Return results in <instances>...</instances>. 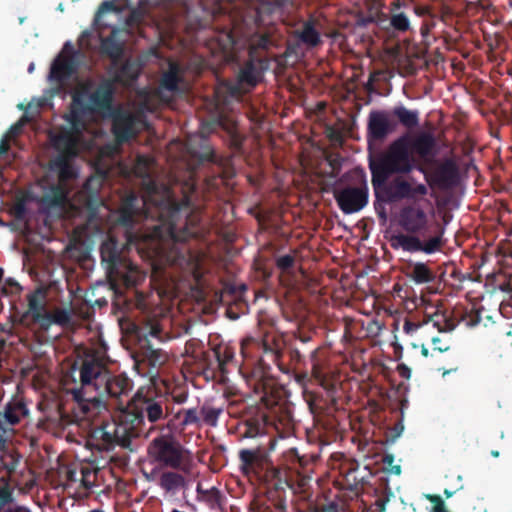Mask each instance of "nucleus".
<instances>
[{
  "label": "nucleus",
  "instance_id": "6e6d98bb",
  "mask_svg": "<svg viewBox=\"0 0 512 512\" xmlns=\"http://www.w3.org/2000/svg\"><path fill=\"white\" fill-rule=\"evenodd\" d=\"M81 474V483L83 487L88 490L91 489L94 485V481L91 478L95 477V472L89 468H82Z\"/></svg>",
  "mask_w": 512,
  "mask_h": 512
},
{
  "label": "nucleus",
  "instance_id": "5fc2aeb1",
  "mask_svg": "<svg viewBox=\"0 0 512 512\" xmlns=\"http://www.w3.org/2000/svg\"><path fill=\"white\" fill-rule=\"evenodd\" d=\"M288 355H289L290 365L293 370H295L299 365L304 363V357L298 348H291L289 350Z\"/></svg>",
  "mask_w": 512,
  "mask_h": 512
},
{
  "label": "nucleus",
  "instance_id": "f704fd0d",
  "mask_svg": "<svg viewBox=\"0 0 512 512\" xmlns=\"http://www.w3.org/2000/svg\"><path fill=\"white\" fill-rule=\"evenodd\" d=\"M181 415H183V418L180 422L182 427H187V426L200 427L202 425L200 409L190 408V409H181L178 412H176L172 419H168L166 426L168 428L172 427L174 425V420L180 419Z\"/></svg>",
  "mask_w": 512,
  "mask_h": 512
},
{
  "label": "nucleus",
  "instance_id": "680f3d73",
  "mask_svg": "<svg viewBox=\"0 0 512 512\" xmlns=\"http://www.w3.org/2000/svg\"><path fill=\"white\" fill-rule=\"evenodd\" d=\"M192 153H193V155L197 156L200 159V161L213 162L214 158H215L214 151L209 146H205L204 152L199 155H197L196 152H192Z\"/></svg>",
  "mask_w": 512,
  "mask_h": 512
},
{
  "label": "nucleus",
  "instance_id": "79ce46f5",
  "mask_svg": "<svg viewBox=\"0 0 512 512\" xmlns=\"http://www.w3.org/2000/svg\"><path fill=\"white\" fill-rule=\"evenodd\" d=\"M159 484L162 489L170 492L184 485V477L176 472H164L160 477Z\"/></svg>",
  "mask_w": 512,
  "mask_h": 512
},
{
  "label": "nucleus",
  "instance_id": "3c124183",
  "mask_svg": "<svg viewBox=\"0 0 512 512\" xmlns=\"http://www.w3.org/2000/svg\"><path fill=\"white\" fill-rule=\"evenodd\" d=\"M202 499L206 501L210 506H215L220 503L221 494L220 491L216 487H212L211 489L205 490L203 492Z\"/></svg>",
  "mask_w": 512,
  "mask_h": 512
},
{
  "label": "nucleus",
  "instance_id": "338daca9",
  "mask_svg": "<svg viewBox=\"0 0 512 512\" xmlns=\"http://www.w3.org/2000/svg\"><path fill=\"white\" fill-rule=\"evenodd\" d=\"M419 328V324L415 323V322H412L410 320H406L404 322V325H403V330L407 333V334H411L415 331H417V329Z\"/></svg>",
  "mask_w": 512,
  "mask_h": 512
},
{
  "label": "nucleus",
  "instance_id": "bf43d9fd",
  "mask_svg": "<svg viewBox=\"0 0 512 512\" xmlns=\"http://www.w3.org/2000/svg\"><path fill=\"white\" fill-rule=\"evenodd\" d=\"M244 291H246L245 285H240L238 287L228 286L224 289V294L231 295L236 299L241 297Z\"/></svg>",
  "mask_w": 512,
  "mask_h": 512
},
{
  "label": "nucleus",
  "instance_id": "39448f33",
  "mask_svg": "<svg viewBox=\"0 0 512 512\" xmlns=\"http://www.w3.org/2000/svg\"><path fill=\"white\" fill-rule=\"evenodd\" d=\"M115 86L110 79L102 80L94 91L88 83L80 84L71 94V102L63 118L74 129L87 127V121L95 115L112 111Z\"/></svg>",
  "mask_w": 512,
  "mask_h": 512
},
{
  "label": "nucleus",
  "instance_id": "2eb2a0df",
  "mask_svg": "<svg viewBox=\"0 0 512 512\" xmlns=\"http://www.w3.org/2000/svg\"><path fill=\"white\" fill-rule=\"evenodd\" d=\"M131 389V381L124 375H112L109 371L95 395L87 396L89 406H99L105 398L119 399L123 395H127Z\"/></svg>",
  "mask_w": 512,
  "mask_h": 512
},
{
  "label": "nucleus",
  "instance_id": "7c9ffc66",
  "mask_svg": "<svg viewBox=\"0 0 512 512\" xmlns=\"http://www.w3.org/2000/svg\"><path fill=\"white\" fill-rule=\"evenodd\" d=\"M75 72V67L70 58H57L50 69V78L58 83H63Z\"/></svg>",
  "mask_w": 512,
  "mask_h": 512
},
{
  "label": "nucleus",
  "instance_id": "052dcab7",
  "mask_svg": "<svg viewBox=\"0 0 512 512\" xmlns=\"http://www.w3.org/2000/svg\"><path fill=\"white\" fill-rule=\"evenodd\" d=\"M272 477L275 479V483H273V486L276 490L284 489V486H288V482L282 481L280 478L281 472L277 469L272 468L271 470Z\"/></svg>",
  "mask_w": 512,
  "mask_h": 512
},
{
  "label": "nucleus",
  "instance_id": "4468645a",
  "mask_svg": "<svg viewBox=\"0 0 512 512\" xmlns=\"http://www.w3.org/2000/svg\"><path fill=\"white\" fill-rule=\"evenodd\" d=\"M267 67L268 64L265 61L248 57L237 73L236 83L229 86L230 94L238 96L255 88L262 80L263 72Z\"/></svg>",
  "mask_w": 512,
  "mask_h": 512
},
{
  "label": "nucleus",
  "instance_id": "5701e85b",
  "mask_svg": "<svg viewBox=\"0 0 512 512\" xmlns=\"http://www.w3.org/2000/svg\"><path fill=\"white\" fill-rule=\"evenodd\" d=\"M136 118L133 114L120 111L114 115L112 120V132L119 143H124L136 135Z\"/></svg>",
  "mask_w": 512,
  "mask_h": 512
},
{
  "label": "nucleus",
  "instance_id": "f257e3e1",
  "mask_svg": "<svg viewBox=\"0 0 512 512\" xmlns=\"http://www.w3.org/2000/svg\"><path fill=\"white\" fill-rule=\"evenodd\" d=\"M160 225L156 226L153 236L161 240L169 239L173 246L163 254L165 262L181 270L194 267V257L186 248H179L177 243L189 239H202L208 228L202 219L199 207L193 206L190 199L184 196L181 201L168 197L158 207Z\"/></svg>",
  "mask_w": 512,
  "mask_h": 512
},
{
  "label": "nucleus",
  "instance_id": "1a4fd4ad",
  "mask_svg": "<svg viewBox=\"0 0 512 512\" xmlns=\"http://www.w3.org/2000/svg\"><path fill=\"white\" fill-rule=\"evenodd\" d=\"M148 454L155 462L185 473L192 465L190 452L170 434L154 438L148 447Z\"/></svg>",
  "mask_w": 512,
  "mask_h": 512
},
{
  "label": "nucleus",
  "instance_id": "37998d69",
  "mask_svg": "<svg viewBox=\"0 0 512 512\" xmlns=\"http://www.w3.org/2000/svg\"><path fill=\"white\" fill-rule=\"evenodd\" d=\"M70 159L71 158L65 156H57L52 162L53 167L58 170L61 181L72 179L75 176L73 167L70 164Z\"/></svg>",
  "mask_w": 512,
  "mask_h": 512
},
{
  "label": "nucleus",
  "instance_id": "ea45409f",
  "mask_svg": "<svg viewBox=\"0 0 512 512\" xmlns=\"http://www.w3.org/2000/svg\"><path fill=\"white\" fill-rule=\"evenodd\" d=\"M217 127H221L230 135H233L236 131V125L233 121L225 117H219L217 121L203 123L200 129V133L204 137L206 134L213 132Z\"/></svg>",
  "mask_w": 512,
  "mask_h": 512
},
{
  "label": "nucleus",
  "instance_id": "864d4df0",
  "mask_svg": "<svg viewBox=\"0 0 512 512\" xmlns=\"http://www.w3.org/2000/svg\"><path fill=\"white\" fill-rule=\"evenodd\" d=\"M295 259L292 255H282L276 259V266L282 270L287 271L294 266Z\"/></svg>",
  "mask_w": 512,
  "mask_h": 512
},
{
  "label": "nucleus",
  "instance_id": "4c0bfd02",
  "mask_svg": "<svg viewBox=\"0 0 512 512\" xmlns=\"http://www.w3.org/2000/svg\"><path fill=\"white\" fill-rule=\"evenodd\" d=\"M14 488L10 477H0V512L10 505H14Z\"/></svg>",
  "mask_w": 512,
  "mask_h": 512
},
{
  "label": "nucleus",
  "instance_id": "412c9836",
  "mask_svg": "<svg viewBox=\"0 0 512 512\" xmlns=\"http://www.w3.org/2000/svg\"><path fill=\"white\" fill-rule=\"evenodd\" d=\"M250 347H254L268 357L283 373H290V368L285 366L281 362L282 353L277 347H272L267 340L257 341L256 339L249 337L241 342V354L244 358L251 356L249 351Z\"/></svg>",
  "mask_w": 512,
  "mask_h": 512
},
{
  "label": "nucleus",
  "instance_id": "2f4dec72",
  "mask_svg": "<svg viewBox=\"0 0 512 512\" xmlns=\"http://www.w3.org/2000/svg\"><path fill=\"white\" fill-rule=\"evenodd\" d=\"M311 362V376L320 384L324 385L327 381V375L325 372L326 361L321 355V348L317 347L311 351L310 354Z\"/></svg>",
  "mask_w": 512,
  "mask_h": 512
},
{
  "label": "nucleus",
  "instance_id": "e2e57ef3",
  "mask_svg": "<svg viewBox=\"0 0 512 512\" xmlns=\"http://www.w3.org/2000/svg\"><path fill=\"white\" fill-rule=\"evenodd\" d=\"M14 215L17 219L21 220L25 217L26 214V206L25 203L20 201L17 202L13 207Z\"/></svg>",
  "mask_w": 512,
  "mask_h": 512
},
{
  "label": "nucleus",
  "instance_id": "393cba45",
  "mask_svg": "<svg viewBox=\"0 0 512 512\" xmlns=\"http://www.w3.org/2000/svg\"><path fill=\"white\" fill-rule=\"evenodd\" d=\"M139 199L133 192L126 195L118 209L117 223L126 228H132L135 224V216L138 212Z\"/></svg>",
  "mask_w": 512,
  "mask_h": 512
},
{
  "label": "nucleus",
  "instance_id": "603ef678",
  "mask_svg": "<svg viewBox=\"0 0 512 512\" xmlns=\"http://www.w3.org/2000/svg\"><path fill=\"white\" fill-rule=\"evenodd\" d=\"M394 455L387 453L383 456L382 462L385 465L386 469L394 474V475H400L401 474V466L400 465H394Z\"/></svg>",
  "mask_w": 512,
  "mask_h": 512
},
{
  "label": "nucleus",
  "instance_id": "e433bc0d",
  "mask_svg": "<svg viewBox=\"0 0 512 512\" xmlns=\"http://www.w3.org/2000/svg\"><path fill=\"white\" fill-rule=\"evenodd\" d=\"M138 78V68L135 64L130 61L124 62L120 68L117 70L113 79V84L115 82L121 84H130Z\"/></svg>",
  "mask_w": 512,
  "mask_h": 512
},
{
  "label": "nucleus",
  "instance_id": "bb28decb",
  "mask_svg": "<svg viewBox=\"0 0 512 512\" xmlns=\"http://www.w3.org/2000/svg\"><path fill=\"white\" fill-rule=\"evenodd\" d=\"M184 80V70L182 66L175 61H169L168 69L160 79L159 87L172 93L179 91V84Z\"/></svg>",
  "mask_w": 512,
  "mask_h": 512
},
{
  "label": "nucleus",
  "instance_id": "0eeeda50",
  "mask_svg": "<svg viewBox=\"0 0 512 512\" xmlns=\"http://www.w3.org/2000/svg\"><path fill=\"white\" fill-rule=\"evenodd\" d=\"M127 408L132 423L143 429L153 427L154 431L157 424L167 420L173 413V401L168 390L160 388L158 384H150L138 389Z\"/></svg>",
  "mask_w": 512,
  "mask_h": 512
},
{
  "label": "nucleus",
  "instance_id": "a878e982",
  "mask_svg": "<svg viewBox=\"0 0 512 512\" xmlns=\"http://www.w3.org/2000/svg\"><path fill=\"white\" fill-rule=\"evenodd\" d=\"M268 424V417L263 412H256L254 415L246 418L239 425V433L245 438H254L264 434Z\"/></svg>",
  "mask_w": 512,
  "mask_h": 512
},
{
  "label": "nucleus",
  "instance_id": "a211bd4d",
  "mask_svg": "<svg viewBox=\"0 0 512 512\" xmlns=\"http://www.w3.org/2000/svg\"><path fill=\"white\" fill-rule=\"evenodd\" d=\"M240 468L245 475L261 476L269 470L271 463L264 449H242L239 451Z\"/></svg>",
  "mask_w": 512,
  "mask_h": 512
},
{
  "label": "nucleus",
  "instance_id": "b1692460",
  "mask_svg": "<svg viewBox=\"0 0 512 512\" xmlns=\"http://www.w3.org/2000/svg\"><path fill=\"white\" fill-rule=\"evenodd\" d=\"M276 46V39L270 32L255 33L250 38L248 57L258 58L268 64L269 60L262 55V52Z\"/></svg>",
  "mask_w": 512,
  "mask_h": 512
},
{
  "label": "nucleus",
  "instance_id": "f8f14e48",
  "mask_svg": "<svg viewBox=\"0 0 512 512\" xmlns=\"http://www.w3.org/2000/svg\"><path fill=\"white\" fill-rule=\"evenodd\" d=\"M435 156L429 162H420L425 180L430 187L447 190L455 187L459 182V167L455 159L444 158L436 162Z\"/></svg>",
  "mask_w": 512,
  "mask_h": 512
},
{
  "label": "nucleus",
  "instance_id": "6e6552de",
  "mask_svg": "<svg viewBox=\"0 0 512 512\" xmlns=\"http://www.w3.org/2000/svg\"><path fill=\"white\" fill-rule=\"evenodd\" d=\"M398 123L407 129H413L419 125V112L409 110L400 105L391 111H371L367 121V142L369 146L382 143L390 134L396 132Z\"/></svg>",
  "mask_w": 512,
  "mask_h": 512
},
{
  "label": "nucleus",
  "instance_id": "473e14b6",
  "mask_svg": "<svg viewBox=\"0 0 512 512\" xmlns=\"http://www.w3.org/2000/svg\"><path fill=\"white\" fill-rule=\"evenodd\" d=\"M255 392L266 406H272L276 403V398L274 397L275 382L272 378L262 376L255 384Z\"/></svg>",
  "mask_w": 512,
  "mask_h": 512
},
{
  "label": "nucleus",
  "instance_id": "7ed1b4c3",
  "mask_svg": "<svg viewBox=\"0 0 512 512\" xmlns=\"http://www.w3.org/2000/svg\"><path fill=\"white\" fill-rule=\"evenodd\" d=\"M433 134L421 132L415 136L404 133L393 140L385 150L372 152L368 145V167L371 176L382 178L409 174L413 170L424 172L420 162H429L436 155Z\"/></svg>",
  "mask_w": 512,
  "mask_h": 512
},
{
  "label": "nucleus",
  "instance_id": "c9c22d12",
  "mask_svg": "<svg viewBox=\"0 0 512 512\" xmlns=\"http://www.w3.org/2000/svg\"><path fill=\"white\" fill-rule=\"evenodd\" d=\"M223 411L224 409L222 406H215L205 402L200 407L201 424L210 427H216L218 424L219 417L223 413Z\"/></svg>",
  "mask_w": 512,
  "mask_h": 512
},
{
  "label": "nucleus",
  "instance_id": "20e7f679",
  "mask_svg": "<svg viewBox=\"0 0 512 512\" xmlns=\"http://www.w3.org/2000/svg\"><path fill=\"white\" fill-rule=\"evenodd\" d=\"M399 224L407 234L392 235L390 246L409 253L423 252L433 254L443 245V230L436 224H431L427 213L420 205L404 206L399 215Z\"/></svg>",
  "mask_w": 512,
  "mask_h": 512
},
{
  "label": "nucleus",
  "instance_id": "9b49d317",
  "mask_svg": "<svg viewBox=\"0 0 512 512\" xmlns=\"http://www.w3.org/2000/svg\"><path fill=\"white\" fill-rule=\"evenodd\" d=\"M30 419V411L22 397H12L8 402L0 405V448L11 440L17 427Z\"/></svg>",
  "mask_w": 512,
  "mask_h": 512
},
{
  "label": "nucleus",
  "instance_id": "6ab92c4d",
  "mask_svg": "<svg viewBox=\"0 0 512 512\" xmlns=\"http://www.w3.org/2000/svg\"><path fill=\"white\" fill-rule=\"evenodd\" d=\"M86 128L79 130L74 129L72 124H69V128L62 129L58 134L51 138L53 147L59 152L58 156H65L68 158L75 157L77 155V144L78 136Z\"/></svg>",
  "mask_w": 512,
  "mask_h": 512
},
{
  "label": "nucleus",
  "instance_id": "8fccbe9b",
  "mask_svg": "<svg viewBox=\"0 0 512 512\" xmlns=\"http://www.w3.org/2000/svg\"><path fill=\"white\" fill-rule=\"evenodd\" d=\"M119 11H120V9L116 6L114 1H104L100 4V6L95 14L94 22L99 23L102 15L107 12H119Z\"/></svg>",
  "mask_w": 512,
  "mask_h": 512
},
{
  "label": "nucleus",
  "instance_id": "cd10ccee",
  "mask_svg": "<svg viewBox=\"0 0 512 512\" xmlns=\"http://www.w3.org/2000/svg\"><path fill=\"white\" fill-rule=\"evenodd\" d=\"M52 325L62 328H72L75 325L74 312L72 309L56 307L48 312V320H44L41 329L47 331Z\"/></svg>",
  "mask_w": 512,
  "mask_h": 512
},
{
  "label": "nucleus",
  "instance_id": "13d9d810",
  "mask_svg": "<svg viewBox=\"0 0 512 512\" xmlns=\"http://www.w3.org/2000/svg\"><path fill=\"white\" fill-rule=\"evenodd\" d=\"M428 193V189L424 184H417L413 186L410 183V192H409V199L414 198L416 196H425Z\"/></svg>",
  "mask_w": 512,
  "mask_h": 512
},
{
  "label": "nucleus",
  "instance_id": "c756f323",
  "mask_svg": "<svg viewBox=\"0 0 512 512\" xmlns=\"http://www.w3.org/2000/svg\"><path fill=\"white\" fill-rule=\"evenodd\" d=\"M117 30L114 28L110 35L100 40V51L113 62L118 61L123 55V44L116 39Z\"/></svg>",
  "mask_w": 512,
  "mask_h": 512
},
{
  "label": "nucleus",
  "instance_id": "c03bdc74",
  "mask_svg": "<svg viewBox=\"0 0 512 512\" xmlns=\"http://www.w3.org/2000/svg\"><path fill=\"white\" fill-rule=\"evenodd\" d=\"M300 40L309 45L316 46L320 42V35L311 22H306L299 32Z\"/></svg>",
  "mask_w": 512,
  "mask_h": 512
},
{
  "label": "nucleus",
  "instance_id": "f03ea898",
  "mask_svg": "<svg viewBox=\"0 0 512 512\" xmlns=\"http://www.w3.org/2000/svg\"><path fill=\"white\" fill-rule=\"evenodd\" d=\"M108 371L99 358L86 357L80 367L81 389L73 391L75 403L67 410L52 404L50 400L39 401L37 408L41 415L36 422L37 428L51 432L57 428L66 429L70 425H86L93 415L86 394L97 391Z\"/></svg>",
  "mask_w": 512,
  "mask_h": 512
},
{
  "label": "nucleus",
  "instance_id": "774afa93",
  "mask_svg": "<svg viewBox=\"0 0 512 512\" xmlns=\"http://www.w3.org/2000/svg\"><path fill=\"white\" fill-rule=\"evenodd\" d=\"M188 398V395L186 393H180V394H177V395H173L172 393H170V399H172L173 401V405L176 403V404H183L184 402H186Z\"/></svg>",
  "mask_w": 512,
  "mask_h": 512
},
{
  "label": "nucleus",
  "instance_id": "49530a36",
  "mask_svg": "<svg viewBox=\"0 0 512 512\" xmlns=\"http://www.w3.org/2000/svg\"><path fill=\"white\" fill-rule=\"evenodd\" d=\"M429 321L433 323V326L436 327L439 332L452 331L455 328L453 320L448 319L439 311L431 315Z\"/></svg>",
  "mask_w": 512,
  "mask_h": 512
},
{
  "label": "nucleus",
  "instance_id": "dca6fc26",
  "mask_svg": "<svg viewBox=\"0 0 512 512\" xmlns=\"http://www.w3.org/2000/svg\"><path fill=\"white\" fill-rule=\"evenodd\" d=\"M100 256L107 270L118 276H125L127 272L133 270V264L122 255L119 242L113 237L101 244Z\"/></svg>",
  "mask_w": 512,
  "mask_h": 512
},
{
  "label": "nucleus",
  "instance_id": "72a5a7b5",
  "mask_svg": "<svg viewBox=\"0 0 512 512\" xmlns=\"http://www.w3.org/2000/svg\"><path fill=\"white\" fill-rule=\"evenodd\" d=\"M407 276L416 284H427L435 280L436 276L432 269L425 263L416 262L411 265Z\"/></svg>",
  "mask_w": 512,
  "mask_h": 512
},
{
  "label": "nucleus",
  "instance_id": "ddd939ff",
  "mask_svg": "<svg viewBox=\"0 0 512 512\" xmlns=\"http://www.w3.org/2000/svg\"><path fill=\"white\" fill-rule=\"evenodd\" d=\"M369 189L365 175H361L356 186H346L334 191V198L344 214L362 210L368 203Z\"/></svg>",
  "mask_w": 512,
  "mask_h": 512
},
{
  "label": "nucleus",
  "instance_id": "423d86ee",
  "mask_svg": "<svg viewBox=\"0 0 512 512\" xmlns=\"http://www.w3.org/2000/svg\"><path fill=\"white\" fill-rule=\"evenodd\" d=\"M162 332L159 323H150L145 327L133 325L127 338L130 342L131 357L137 373L147 377L150 384L162 382L160 373L168 362V354L160 348H155L149 340V336L160 338Z\"/></svg>",
  "mask_w": 512,
  "mask_h": 512
},
{
  "label": "nucleus",
  "instance_id": "f3484780",
  "mask_svg": "<svg viewBox=\"0 0 512 512\" xmlns=\"http://www.w3.org/2000/svg\"><path fill=\"white\" fill-rule=\"evenodd\" d=\"M129 409L124 410L119 416V421H110L111 426L113 427L112 432L115 437L116 445L121 447H129L131 440L133 438H138L141 436H148L152 432V428L143 429L142 426L136 425V423H132L131 417H128Z\"/></svg>",
  "mask_w": 512,
  "mask_h": 512
},
{
  "label": "nucleus",
  "instance_id": "4d7b16f0",
  "mask_svg": "<svg viewBox=\"0 0 512 512\" xmlns=\"http://www.w3.org/2000/svg\"><path fill=\"white\" fill-rule=\"evenodd\" d=\"M426 498L434 504L433 512H447L444 501L439 495H426Z\"/></svg>",
  "mask_w": 512,
  "mask_h": 512
},
{
  "label": "nucleus",
  "instance_id": "de8ad7c7",
  "mask_svg": "<svg viewBox=\"0 0 512 512\" xmlns=\"http://www.w3.org/2000/svg\"><path fill=\"white\" fill-rule=\"evenodd\" d=\"M390 24L395 30L399 32H405L410 27L409 19L404 13L392 15L390 19Z\"/></svg>",
  "mask_w": 512,
  "mask_h": 512
},
{
  "label": "nucleus",
  "instance_id": "69168bd1",
  "mask_svg": "<svg viewBox=\"0 0 512 512\" xmlns=\"http://www.w3.org/2000/svg\"><path fill=\"white\" fill-rule=\"evenodd\" d=\"M2 512H32L31 509L25 505L14 504L8 506Z\"/></svg>",
  "mask_w": 512,
  "mask_h": 512
},
{
  "label": "nucleus",
  "instance_id": "aec40b11",
  "mask_svg": "<svg viewBox=\"0 0 512 512\" xmlns=\"http://www.w3.org/2000/svg\"><path fill=\"white\" fill-rule=\"evenodd\" d=\"M28 309L24 316H30L34 323L42 326L44 320H48L47 291L38 287L26 296Z\"/></svg>",
  "mask_w": 512,
  "mask_h": 512
},
{
  "label": "nucleus",
  "instance_id": "a19ab883",
  "mask_svg": "<svg viewBox=\"0 0 512 512\" xmlns=\"http://www.w3.org/2000/svg\"><path fill=\"white\" fill-rule=\"evenodd\" d=\"M21 455L12 452V451H4L0 457V468L6 471V475L4 477H10L12 480V475L16 472V469L20 463Z\"/></svg>",
  "mask_w": 512,
  "mask_h": 512
},
{
  "label": "nucleus",
  "instance_id": "58836bf2",
  "mask_svg": "<svg viewBox=\"0 0 512 512\" xmlns=\"http://www.w3.org/2000/svg\"><path fill=\"white\" fill-rule=\"evenodd\" d=\"M212 353L221 372H225V367L232 363L235 357L234 349L228 345L223 344L215 346L212 350Z\"/></svg>",
  "mask_w": 512,
  "mask_h": 512
},
{
  "label": "nucleus",
  "instance_id": "09e8293b",
  "mask_svg": "<svg viewBox=\"0 0 512 512\" xmlns=\"http://www.w3.org/2000/svg\"><path fill=\"white\" fill-rule=\"evenodd\" d=\"M404 430L402 421L396 422L392 427H389L385 432V444H393L399 438Z\"/></svg>",
  "mask_w": 512,
  "mask_h": 512
},
{
  "label": "nucleus",
  "instance_id": "4be33fe9",
  "mask_svg": "<svg viewBox=\"0 0 512 512\" xmlns=\"http://www.w3.org/2000/svg\"><path fill=\"white\" fill-rule=\"evenodd\" d=\"M112 429L110 421H104L101 425L93 427L89 433V446L98 451H111L116 446Z\"/></svg>",
  "mask_w": 512,
  "mask_h": 512
},
{
  "label": "nucleus",
  "instance_id": "a18cd8bd",
  "mask_svg": "<svg viewBox=\"0 0 512 512\" xmlns=\"http://www.w3.org/2000/svg\"><path fill=\"white\" fill-rule=\"evenodd\" d=\"M184 353L193 360H206L208 353L202 349V342L198 339H191L186 342Z\"/></svg>",
  "mask_w": 512,
  "mask_h": 512
},
{
  "label": "nucleus",
  "instance_id": "9d476101",
  "mask_svg": "<svg viewBox=\"0 0 512 512\" xmlns=\"http://www.w3.org/2000/svg\"><path fill=\"white\" fill-rule=\"evenodd\" d=\"M389 178L371 176L375 196L374 209L378 217L383 221L387 219L386 205L403 199H409L410 192L409 181L401 176H396L391 181H388Z\"/></svg>",
  "mask_w": 512,
  "mask_h": 512
},
{
  "label": "nucleus",
  "instance_id": "0e129e2a",
  "mask_svg": "<svg viewBox=\"0 0 512 512\" xmlns=\"http://www.w3.org/2000/svg\"><path fill=\"white\" fill-rule=\"evenodd\" d=\"M396 371L399 376L403 379H410L411 377V369L404 363H400L396 367Z\"/></svg>",
  "mask_w": 512,
  "mask_h": 512
},
{
  "label": "nucleus",
  "instance_id": "c85d7f7f",
  "mask_svg": "<svg viewBox=\"0 0 512 512\" xmlns=\"http://www.w3.org/2000/svg\"><path fill=\"white\" fill-rule=\"evenodd\" d=\"M67 190L60 184L52 185L41 197V204L51 209H61L67 202Z\"/></svg>",
  "mask_w": 512,
  "mask_h": 512
}]
</instances>
